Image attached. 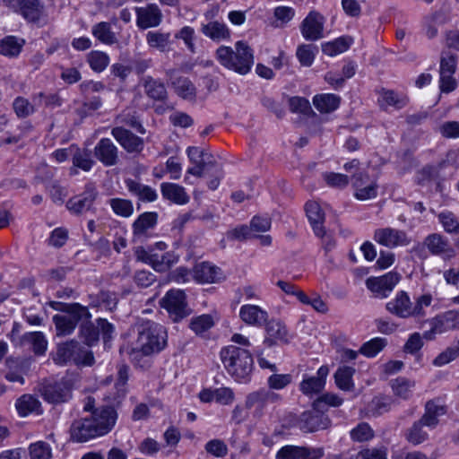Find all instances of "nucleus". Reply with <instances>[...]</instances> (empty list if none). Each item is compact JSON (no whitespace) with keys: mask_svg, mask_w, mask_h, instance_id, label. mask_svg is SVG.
Returning a JSON list of instances; mask_svg holds the SVG:
<instances>
[{"mask_svg":"<svg viewBox=\"0 0 459 459\" xmlns=\"http://www.w3.org/2000/svg\"><path fill=\"white\" fill-rule=\"evenodd\" d=\"M24 45V40L14 36H6L0 40V54L9 57L17 56Z\"/></svg>","mask_w":459,"mask_h":459,"instance_id":"nucleus-41","label":"nucleus"},{"mask_svg":"<svg viewBox=\"0 0 459 459\" xmlns=\"http://www.w3.org/2000/svg\"><path fill=\"white\" fill-rule=\"evenodd\" d=\"M80 325V333L87 345L91 346L96 343L100 338L98 325H94L91 319H83Z\"/></svg>","mask_w":459,"mask_h":459,"instance_id":"nucleus-49","label":"nucleus"},{"mask_svg":"<svg viewBox=\"0 0 459 459\" xmlns=\"http://www.w3.org/2000/svg\"><path fill=\"white\" fill-rule=\"evenodd\" d=\"M378 94L377 101L383 109H386L389 107L401 109L409 102V98L405 94L396 92L393 90L383 88L379 91Z\"/></svg>","mask_w":459,"mask_h":459,"instance_id":"nucleus-27","label":"nucleus"},{"mask_svg":"<svg viewBox=\"0 0 459 459\" xmlns=\"http://www.w3.org/2000/svg\"><path fill=\"white\" fill-rule=\"evenodd\" d=\"M438 222L448 234H459V219L451 211H442L437 214Z\"/></svg>","mask_w":459,"mask_h":459,"instance_id":"nucleus-44","label":"nucleus"},{"mask_svg":"<svg viewBox=\"0 0 459 459\" xmlns=\"http://www.w3.org/2000/svg\"><path fill=\"white\" fill-rule=\"evenodd\" d=\"M54 361L58 365L74 363L78 366H91L94 363V356L91 351L79 342L71 340L57 346Z\"/></svg>","mask_w":459,"mask_h":459,"instance_id":"nucleus-7","label":"nucleus"},{"mask_svg":"<svg viewBox=\"0 0 459 459\" xmlns=\"http://www.w3.org/2000/svg\"><path fill=\"white\" fill-rule=\"evenodd\" d=\"M22 346H28L37 356L44 355L48 349V341L42 332L25 333L20 340Z\"/></svg>","mask_w":459,"mask_h":459,"instance_id":"nucleus-28","label":"nucleus"},{"mask_svg":"<svg viewBox=\"0 0 459 459\" xmlns=\"http://www.w3.org/2000/svg\"><path fill=\"white\" fill-rule=\"evenodd\" d=\"M215 56L222 66L240 74H247L254 64L253 51L243 41L235 44V50L230 47H219Z\"/></svg>","mask_w":459,"mask_h":459,"instance_id":"nucleus-5","label":"nucleus"},{"mask_svg":"<svg viewBox=\"0 0 459 459\" xmlns=\"http://www.w3.org/2000/svg\"><path fill=\"white\" fill-rule=\"evenodd\" d=\"M291 381L290 374H273L268 377L267 384L271 389L281 390L289 385Z\"/></svg>","mask_w":459,"mask_h":459,"instance_id":"nucleus-62","label":"nucleus"},{"mask_svg":"<svg viewBox=\"0 0 459 459\" xmlns=\"http://www.w3.org/2000/svg\"><path fill=\"white\" fill-rule=\"evenodd\" d=\"M29 452L30 459H50L52 456L50 446L44 441L31 444Z\"/></svg>","mask_w":459,"mask_h":459,"instance_id":"nucleus-56","label":"nucleus"},{"mask_svg":"<svg viewBox=\"0 0 459 459\" xmlns=\"http://www.w3.org/2000/svg\"><path fill=\"white\" fill-rule=\"evenodd\" d=\"M221 360L227 372L238 382H247L254 368L251 352L236 345H228L220 351Z\"/></svg>","mask_w":459,"mask_h":459,"instance_id":"nucleus-3","label":"nucleus"},{"mask_svg":"<svg viewBox=\"0 0 459 459\" xmlns=\"http://www.w3.org/2000/svg\"><path fill=\"white\" fill-rule=\"evenodd\" d=\"M160 305L164 308L174 322H178L190 315L186 297L181 290H170L160 300Z\"/></svg>","mask_w":459,"mask_h":459,"instance_id":"nucleus-9","label":"nucleus"},{"mask_svg":"<svg viewBox=\"0 0 459 459\" xmlns=\"http://www.w3.org/2000/svg\"><path fill=\"white\" fill-rule=\"evenodd\" d=\"M142 84L146 96L153 101L166 103L168 91L165 84L159 79L152 76H145L142 79Z\"/></svg>","mask_w":459,"mask_h":459,"instance_id":"nucleus-25","label":"nucleus"},{"mask_svg":"<svg viewBox=\"0 0 459 459\" xmlns=\"http://www.w3.org/2000/svg\"><path fill=\"white\" fill-rule=\"evenodd\" d=\"M446 413L445 405L437 401H429L425 404V412L420 419L425 427L435 429L439 423V417Z\"/></svg>","mask_w":459,"mask_h":459,"instance_id":"nucleus-30","label":"nucleus"},{"mask_svg":"<svg viewBox=\"0 0 459 459\" xmlns=\"http://www.w3.org/2000/svg\"><path fill=\"white\" fill-rule=\"evenodd\" d=\"M138 337L135 347L128 352L130 360L139 364L143 357L161 351L167 344L165 328L152 321H143L137 325Z\"/></svg>","mask_w":459,"mask_h":459,"instance_id":"nucleus-2","label":"nucleus"},{"mask_svg":"<svg viewBox=\"0 0 459 459\" xmlns=\"http://www.w3.org/2000/svg\"><path fill=\"white\" fill-rule=\"evenodd\" d=\"M161 195L176 204L183 205L189 202L190 198L186 189L178 184L163 182L160 185Z\"/></svg>","mask_w":459,"mask_h":459,"instance_id":"nucleus-29","label":"nucleus"},{"mask_svg":"<svg viewBox=\"0 0 459 459\" xmlns=\"http://www.w3.org/2000/svg\"><path fill=\"white\" fill-rule=\"evenodd\" d=\"M178 261V255L173 252L164 254L154 253L152 268L157 272H165L169 269Z\"/></svg>","mask_w":459,"mask_h":459,"instance_id":"nucleus-51","label":"nucleus"},{"mask_svg":"<svg viewBox=\"0 0 459 459\" xmlns=\"http://www.w3.org/2000/svg\"><path fill=\"white\" fill-rule=\"evenodd\" d=\"M328 374V367L321 366L316 372V376L303 378L299 384V390L306 395L319 394L325 385Z\"/></svg>","mask_w":459,"mask_h":459,"instance_id":"nucleus-22","label":"nucleus"},{"mask_svg":"<svg viewBox=\"0 0 459 459\" xmlns=\"http://www.w3.org/2000/svg\"><path fill=\"white\" fill-rule=\"evenodd\" d=\"M341 98L335 94H317L313 98L315 108L321 113H331L338 108Z\"/></svg>","mask_w":459,"mask_h":459,"instance_id":"nucleus-36","label":"nucleus"},{"mask_svg":"<svg viewBox=\"0 0 459 459\" xmlns=\"http://www.w3.org/2000/svg\"><path fill=\"white\" fill-rule=\"evenodd\" d=\"M204 449L207 454L219 458L226 456L229 451L226 443L218 438L208 441L204 446Z\"/></svg>","mask_w":459,"mask_h":459,"instance_id":"nucleus-57","label":"nucleus"},{"mask_svg":"<svg viewBox=\"0 0 459 459\" xmlns=\"http://www.w3.org/2000/svg\"><path fill=\"white\" fill-rule=\"evenodd\" d=\"M316 53V46L312 44H302L298 47L296 56L301 65L309 67L312 65Z\"/></svg>","mask_w":459,"mask_h":459,"instance_id":"nucleus-50","label":"nucleus"},{"mask_svg":"<svg viewBox=\"0 0 459 459\" xmlns=\"http://www.w3.org/2000/svg\"><path fill=\"white\" fill-rule=\"evenodd\" d=\"M112 136L129 153H139L143 150V140L122 126L111 130Z\"/></svg>","mask_w":459,"mask_h":459,"instance_id":"nucleus-20","label":"nucleus"},{"mask_svg":"<svg viewBox=\"0 0 459 459\" xmlns=\"http://www.w3.org/2000/svg\"><path fill=\"white\" fill-rule=\"evenodd\" d=\"M215 325L213 317L211 315L204 314L194 316L189 323V328L196 334L203 335Z\"/></svg>","mask_w":459,"mask_h":459,"instance_id":"nucleus-43","label":"nucleus"},{"mask_svg":"<svg viewBox=\"0 0 459 459\" xmlns=\"http://www.w3.org/2000/svg\"><path fill=\"white\" fill-rule=\"evenodd\" d=\"M94 157L105 167H112L119 161V151L109 138H101L94 147Z\"/></svg>","mask_w":459,"mask_h":459,"instance_id":"nucleus-18","label":"nucleus"},{"mask_svg":"<svg viewBox=\"0 0 459 459\" xmlns=\"http://www.w3.org/2000/svg\"><path fill=\"white\" fill-rule=\"evenodd\" d=\"M422 246L433 255L441 256L445 260H449L456 255V250L450 243L449 239L440 233H431L428 235Z\"/></svg>","mask_w":459,"mask_h":459,"instance_id":"nucleus-13","label":"nucleus"},{"mask_svg":"<svg viewBox=\"0 0 459 459\" xmlns=\"http://www.w3.org/2000/svg\"><path fill=\"white\" fill-rule=\"evenodd\" d=\"M355 368L352 367L343 366L339 368L334 373V380L336 385L344 391H351L354 388L352 377Z\"/></svg>","mask_w":459,"mask_h":459,"instance_id":"nucleus-42","label":"nucleus"},{"mask_svg":"<svg viewBox=\"0 0 459 459\" xmlns=\"http://www.w3.org/2000/svg\"><path fill=\"white\" fill-rule=\"evenodd\" d=\"M73 382L63 377L57 381L43 383L39 388L42 398L51 404L68 403L73 397Z\"/></svg>","mask_w":459,"mask_h":459,"instance_id":"nucleus-8","label":"nucleus"},{"mask_svg":"<svg viewBox=\"0 0 459 459\" xmlns=\"http://www.w3.org/2000/svg\"><path fill=\"white\" fill-rule=\"evenodd\" d=\"M342 398L335 394H325L314 402L315 408L327 411V406L338 407L342 404Z\"/></svg>","mask_w":459,"mask_h":459,"instance_id":"nucleus-58","label":"nucleus"},{"mask_svg":"<svg viewBox=\"0 0 459 459\" xmlns=\"http://www.w3.org/2000/svg\"><path fill=\"white\" fill-rule=\"evenodd\" d=\"M73 164L84 171H89L92 168L94 161L91 159L90 154L87 152H82L78 148H75L73 153Z\"/></svg>","mask_w":459,"mask_h":459,"instance_id":"nucleus-59","label":"nucleus"},{"mask_svg":"<svg viewBox=\"0 0 459 459\" xmlns=\"http://www.w3.org/2000/svg\"><path fill=\"white\" fill-rule=\"evenodd\" d=\"M158 214L154 212H146L138 216L133 223V233L135 237H145L149 230L157 224Z\"/></svg>","mask_w":459,"mask_h":459,"instance_id":"nucleus-35","label":"nucleus"},{"mask_svg":"<svg viewBox=\"0 0 459 459\" xmlns=\"http://www.w3.org/2000/svg\"><path fill=\"white\" fill-rule=\"evenodd\" d=\"M324 455L323 447L286 445L278 450L275 459H320Z\"/></svg>","mask_w":459,"mask_h":459,"instance_id":"nucleus-15","label":"nucleus"},{"mask_svg":"<svg viewBox=\"0 0 459 459\" xmlns=\"http://www.w3.org/2000/svg\"><path fill=\"white\" fill-rule=\"evenodd\" d=\"M392 401L387 397H375L369 403V411L373 416H379L389 411Z\"/></svg>","mask_w":459,"mask_h":459,"instance_id":"nucleus-60","label":"nucleus"},{"mask_svg":"<svg viewBox=\"0 0 459 459\" xmlns=\"http://www.w3.org/2000/svg\"><path fill=\"white\" fill-rule=\"evenodd\" d=\"M424 426L425 425L420 422V420L415 421L412 426L405 431V439L413 446H418L425 442L428 439L429 435L423 430Z\"/></svg>","mask_w":459,"mask_h":459,"instance_id":"nucleus-45","label":"nucleus"},{"mask_svg":"<svg viewBox=\"0 0 459 459\" xmlns=\"http://www.w3.org/2000/svg\"><path fill=\"white\" fill-rule=\"evenodd\" d=\"M432 296L423 294L418 297L413 304L408 293L400 290L395 297L385 304V309L392 315L406 319L410 317L424 316V307L430 306Z\"/></svg>","mask_w":459,"mask_h":459,"instance_id":"nucleus-6","label":"nucleus"},{"mask_svg":"<svg viewBox=\"0 0 459 459\" xmlns=\"http://www.w3.org/2000/svg\"><path fill=\"white\" fill-rule=\"evenodd\" d=\"M387 344L385 338L376 337L362 344L359 352L368 358L375 357Z\"/></svg>","mask_w":459,"mask_h":459,"instance_id":"nucleus-53","label":"nucleus"},{"mask_svg":"<svg viewBox=\"0 0 459 459\" xmlns=\"http://www.w3.org/2000/svg\"><path fill=\"white\" fill-rule=\"evenodd\" d=\"M280 395L273 391L260 389L249 394L246 400V406L254 409V415L261 417L267 404L274 403L280 400Z\"/></svg>","mask_w":459,"mask_h":459,"instance_id":"nucleus-17","label":"nucleus"},{"mask_svg":"<svg viewBox=\"0 0 459 459\" xmlns=\"http://www.w3.org/2000/svg\"><path fill=\"white\" fill-rule=\"evenodd\" d=\"M87 62L94 72L100 73L108 65L109 56L105 52L93 50L87 55Z\"/></svg>","mask_w":459,"mask_h":459,"instance_id":"nucleus-48","label":"nucleus"},{"mask_svg":"<svg viewBox=\"0 0 459 459\" xmlns=\"http://www.w3.org/2000/svg\"><path fill=\"white\" fill-rule=\"evenodd\" d=\"M307 219L312 226L314 233L319 237L325 236L324 227L325 212L316 202H307L305 205Z\"/></svg>","mask_w":459,"mask_h":459,"instance_id":"nucleus-26","label":"nucleus"},{"mask_svg":"<svg viewBox=\"0 0 459 459\" xmlns=\"http://www.w3.org/2000/svg\"><path fill=\"white\" fill-rule=\"evenodd\" d=\"M125 184L127 190L141 202L152 203L158 198V194L155 189L134 179L126 178Z\"/></svg>","mask_w":459,"mask_h":459,"instance_id":"nucleus-31","label":"nucleus"},{"mask_svg":"<svg viewBox=\"0 0 459 459\" xmlns=\"http://www.w3.org/2000/svg\"><path fill=\"white\" fill-rule=\"evenodd\" d=\"M194 278L203 283L214 282L221 279V270L208 262H203L195 266Z\"/></svg>","mask_w":459,"mask_h":459,"instance_id":"nucleus-34","label":"nucleus"},{"mask_svg":"<svg viewBox=\"0 0 459 459\" xmlns=\"http://www.w3.org/2000/svg\"><path fill=\"white\" fill-rule=\"evenodd\" d=\"M239 316L247 325H262L267 321L268 314L258 306L244 305L240 307Z\"/></svg>","mask_w":459,"mask_h":459,"instance_id":"nucleus-32","label":"nucleus"},{"mask_svg":"<svg viewBox=\"0 0 459 459\" xmlns=\"http://www.w3.org/2000/svg\"><path fill=\"white\" fill-rule=\"evenodd\" d=\"M399 281V273L395 272H389L379 277L368 278L366 280V286L374 293L375 297L385 299L388 297Z\"/></svg>","mask_w":459,"mask_h":459,"instance_id":"nucleus-14","label":"nucleus"},{"mask_svg":"<svg viewBox=\"0 0 459 459\" xmlns=\"http://www.w3.org/2000/svg\"><path fill=\"white\" fill-rule=\"evenodd\" d=\"M146 42L152 48H155L160 52H168L170 50V33L161 32L160 30H151L146 34Z\"/></svg>","mask_w":459,"mask_h":459,"instance_id":"nucleus-37","label":"nucleus"},{"mask_svg":"<svg viewBox=\"0 0 459 459\" xmlns=\"http://www.w3.org/2000/svg\"><path fill=\"white\" fill-rule=\"evenodd\" d=\"M265 332L264 343L267 346H273L280 342L288 343L291 338L286 326L276 320H271L267 323Z\"/></svg>","mask_w":459,"mask_h":459,"instance_id":"nucleus-24","label":"nucleus"},{"mask_svg":"<svg viewBox=\"0 0 459 459\" xmlns=\"http://www.w3.org/2000/svg\"><path fill=\"white\" fill-rule=\"evenodd\" d=\"M33 102L38 105H44L48 108L60 107L62 105V99L56 93L45 94L39 92L32 97Z\"/></svg>","mask_w":459,"mask_h":459,"instance_id":"nucleus-61","label":"nucleus"},{"mask_svg":"<svg viewBox=\"0 0 459 459\" xmlns=\"http://www.w3.org/2000/svg\"><path fill=\"white\" fill-rule=\"evenodd\" d=\"M48 305L54 310L65 313L55 315L52 318L57 336L72 334L80 321L91 318L88 307L80 303L50 301Z\"/></svg>","mask_w":459,"mask_h":459,"instance_id":"nucleus-4","label":"nucleus"},{"mask_svg":"<svg viewBox=\"0 0 459 459\" xmlns=\"http://www.w3.org/2000/svg\"><path fill=\"white\" fill-rule=\"evenodd\" d=\"M459 356V342L455 347H449L441 352L433 361L435 366L440 367L449 363Z\"/></svg>","mask_w":459,"mask_h":459,"instance_id":"nucleus-63","label":"nucleus"},{"mask_svg":"<svg viewBox=\"0 0 459 459\" xmlns=\"http://www.w3.org/2000/svg\"><path fill=\"white\" fill-rule=\"evenodd\" d=\"M351 438L355 442H366L375 436L374 430L366 423L361 422L351 430Z\"/></svg>","mask_w":459,"mask_h":459,"instance_id":"nucleus-54","label":"nucleus"},{"mask_svg":"<svg viewBox=\"0 0 459 459\" xmlns=\"http://www.w3.org/2000/svg\"><path fill=\"white\" fill-rule=\"evenodd\" d=\"M415 382L405 377H397L392 380L391 386L396 396L407 400L412 393Z\"/></svg>","mask_w":459,"mask_h":459,"instance_id":"nucleus-47","label":"nucleus"},{"mask_svg":"<svg viewBox=\"0 0 459 459\" xmlns=\"http://www.w3.org/2000/svg\"><path fill=\"white\" fill-rule=\"evenodd\" d=\"M172 85L179 97L185 100H193L195 97V87L188 78L179 77L172 82Z\"/></svg>","mask_w":459,"mask_h":459,"instance_id":"nucleus-46","label":"nucleus"},{"mask_svg":"<svg viewBox=\"0 0 459 459\" xmlns=\"http://www.w3.org/2000/svg\"><path fill=\"white\" fill-rule=\"evenodd\" d=\"M91 33L98 40L106 45H113L117 41L110 23L107 22L96 23L91 29Z\"/></svg>","mask_w":459,"mask_h":459,"instance_id":"nucleus-39","label":"nucleus"},{"mask_svg":"<svg viewBox=\"0 0 459 459\" xmlns=\"http://www.w3.org/2000/svg\"><path fill=\"white\" fill-rule=\"evenodd\" d=\"M90 306L92 307H103L108 311H113L117 307V299L115 293L109 291H100L96 295H90Z\"/></svg>","mask_w":459,"mask_h":459,"instance_id":"nucleus-38","label":"nucleus"},{"mask_svg":"<svg viewBox=\"0 0 459 459\" xmlns=\"http://www.w3.org/2000/svg\"><path fill=\"white\" fill-rule=\"evenodd\" d=\"M352 44L351 37H340L333 41L322 44V51L324 54L333 56L345 52Z\"/></svg>","mask_w":459,"mask_h":459,"instance_id":"nucleus-40","label":"nucleus"},{"mask_svg":"<svg viewBox=\"0 0 459 459\" xmlns=\"http://www.w3.org/2000/svg\"><path fill=\"white\" fill-rule=\"evenodd\" d=\"M2 2L30 22L39 23L46 21L44 5L39 0H2Z\"/></svg>","mask_w":459,"mask_h":459,"instance_id":"nucleus-10","label":"nucleus"},{"mask_svg":"<svg viewBox=\"0 0 459 459\" xmlns=\"http://www.w3.org/2000/svg\"><path fill=\"white\" fill-rule=\"evenodd\" d=\"M325 19L318 12L311 11L300 25L302 36L307 40L315 41L324 36Z\"/></svg>","mask_w":459,"mask_h":459,"instance_id":"nucleus-19","label":"nucleus"},{"mask_svg":"<svg viewBox=\"0 0 459 459\" xmlns=\"http://www.w3.org/2000/svg\"><path fill=\"white\" fill-rule=\"evenodd\" d=\"M117 412L112 406L96 408L88 416L74 420L70 427L74 442L84 443L109 433L116 425Z\"/></svg>","mask_w":459,"mask_h":459,"instance_id":"nucleus-1","label":"nucleus"},{"mask_svg":"<svg viewBox=\"0 0 459 459\" xmlns=\"http://www.w3.org/2000/svg\"><path fill=\"white\" fill-rule=\"evenodd\" d=\"M113 212L122 217H129L134 212L133 204L130 200L112 198L109 201Z\"/></svg>","mask_w":459,"mask_h":459,"instance_id":"nucleus-55","label":"nucleus"},{"mask_svg":"<svg viewBox=\"0 0 459 459\" xmlns=\"http://www.w3.org/2000/svg\"><path fill=\"white\" fill-rule=\"evenodd\" d=\"M200 30L205 37L216 43L229 41L231 38V31L229 27L219 21L203 23Z\"/></svg>","mask_w":459,"mask_h":459,"instance_id":"nucleus-23","label":"nucleus"},{"mask_svg":"<svg viewBox=\"0 0 459 459\" xmlns=\"http://www.w3.org/2000/svg\"><path fill=\"white\" fill-rule=\"evenodd\" d=\"M136 24L142 30L157 27L162 22V13L155 4L145 7H135Z\"/></svg>","mask_w":459,"mask_h":459,"instance_id":"nucleus-21","label":"nucleus"},{"mask_svg":"<svg viewBox=\"0 0 459 459\" xmlns=\"http://www.w3.org/2000/svg\"><path fill=\"white\" fill-rule=\"evenodd\" d=\"M331 426V420L322 409L315 408L302 412L298 420V427L303 433H313L326 429Z\"/></svg>","mask_w":459,"mask_h":459,"instance_id":"nucleus-12","label":"nucleus"},{"mask_svg":"<svg viewBox=\"0 0 459 459\" xmlns=\"http://www.w3.org/2000/svg\"><path fill=\"white\" fill-rule=\"evenodd\" d=\"M99 195L95 184L85 185L82 194L70 198L66 203V208L74 215H83L89 212H94L93 204Z\"/></svg>","mask_w":459,"mask_h":459,"instance_id":"nucleus-11","label":"nucleus"},{"mask_svg":"<svg viewBox=\"0 0 459 459\" xmlns=\"http://www.w3.org/2000/svg\"><path fill=\"white\" fill-rule=\"evenodd\" d=\"M358 457L362 459H387V449L385 446L364 448L359 452Z\"/></svg>","mask_w":459,"mask_h":459,"instance_id":"nucleus-64","label":"nucleus"},{"mask_svg":"<svg viewBox=\"0 0 459 459\" xmlns=\"http://www.w3.org/2000/svg\"><path fill=\"white\" fill-rule=\"evenodd\" d=\"M15 408L21 417H26L31 413H42L41 403L36 396L30 394L19 397L16 400Z\"/></svg>","mask_w":459,"mask_h":459,"instance_id":"nucleus-33","label":"nucleus"},{"mask_svg":"<svg viewBox=\"0 0 459 459\" xmlns=\"http://www.w3.org/2000/svg\"><path fill=\"white\" fill-rule=\"evenodd\" d=\"M35 103H30L26 98L19 96L14 99L13 108L19 118H26L35 113Z\"/></svg>","mask_w":459,"mask_h":459,"instance_id":"nucleus-52","label":"nucleus"},{"mask_svg":"<svg viewBox=\"0 0 459 459\" xmlns=\"http://www.w3.org/2000/svg\"><path fill=\"white\" fill-rule=\"evenodd\" d=\"M374 240L389 248L408 246L411 243L405 231L393 228H381L375 230Z\"/></svg>","mask_w":459,"mask_h":459,"instance_id":"nucleus-16","label":"nucleus"}]
</instances>
